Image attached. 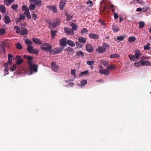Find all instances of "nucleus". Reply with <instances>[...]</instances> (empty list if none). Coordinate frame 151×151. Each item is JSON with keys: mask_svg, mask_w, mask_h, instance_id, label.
I'll list each match as a JSON object with an SVG mask.
<instances>
[{"mask_svg": "<svg viewBox=\"0 0 151 151\" xmlns=\"http://www.w3.org/2000/svg\"><path fill=\"white\" fill-rule=\"evenodd\" d=\"M87 63L89 65H90L91 66H93L94 64V61H87Z\"/></svg>", "mask_w": 151, "mask_h": 151, "instance_id": "obj_43", "label": "nucleus"}, {"mask_svg": "<svg viewBox=\"0 0 151 151\" xmlns=\"http://www.w3.org/2000/svg\"><path fill=\"white\" fill-rule=\"evenodd\" d=\"M47 8L50 10H51L54 13H56L57 11V9L55 6H47Z\"/></svg>", "mask_w": 151, "mask_h": 151, "instance_id": "obj_20", "label": "nucleus"}, {"mask_svg": "<svg viewBox=\"0 0 151 151\" xmlns=\"http://www.w3.org/2000/svg\"><path fill=\"white\" fill-rule=\"evenodd\" d=\"M33 57L31 56H28L27 59L28 60V63L30 70V73L29 75L32 74L33 72H36L37 70V65L35 64H32L31 60L33 59Z\"/></svg>", "mask_w": 151, "mask_h": 151, "instance_id": "obj_1", "label": "nucleus"}, {"mask_svg": "<svg viewBox=\"0 0 151 151\" xmlns=\"http://www.w3.org/2000/svg\"><path fill=\"white\" fill-rule=\"evenodd\" d=\"M4 21L6 24L10 23L11 22V20L9 17L7 16H5L4 18Z\"/></svg>", "mask_w": 151, "mask_h": 151, "instance_id": "obj_22", "label": "nucleus"}, {"mask_svg": "<svg viewBox=\"0 0 151 151\" xmlns=\"http://www.w3.org/2000/svg\"><path fill=\"white\" fill-rule=\"evenodd\" d=\"M78 42L82 44H84L86 42V39L85 37H80L78 39Z\"/></svg>", "mask_w": 151, "mask_h": 151, "instance_id": "obj_18", "label": "nucleus"}, {"mask_svg": "<svg viewBox=\"0 0 151 151\" xmlns=\"http://www.w3.org/2000/svg\"><path fill=\"white\" fill-rule=\"evenodd\" d=\"M4 5L9 6L14 1V0H3Z\"/></svg>", "mask_w": 151, "mask_h": 151, "instance_id": "obj_12", "label": "nucleus"}, {"mask_svg": "<svg viewBox=\"0 0 151 151\" xmlns=\"http://www.w3.org/2000/svg\"><path fill=\"white\" fill-rule=\"evenodd\" d=\"M139 28H142L145 26V23L143 22H139Z\"/></svg>", "mask_w": 151, "mask_h": 151, "instance_id": "obj_41", "label": "nucleus"}, {"mask_svg": "<svg viewBox=\"0 0 151 151\" xmlns=\"http://www.w3.org/2000/svg\"><path fill=\"white\" fill-rule=\"evenodd\" d=\"M150 57H141L140 58L141 60H144L146 59H148Z\"/></svg>", "mask_w": 151, "mask_h": 151, "instance_id": "obj_59", "label": "nucleus"}, {"mask_svg": "<svg viewBox=\"0 0 151 151\" xmlns=\"http://www.w3.org/2000/svg\"><path fill=\"white\" fill-rule=\"evenodd\" d=\"M18 7L17 4H13L11 6V8L13 10H16Z\"/></svg>", "mask_w": 151, "mask_h": 151, "instance_id": "obj_50", "label": "nucleus"}, {"mask_svg": "<svg viewBox=\"0 0 151 151\" xmlns=\"http://www.w3.org/2000/svg\"><path fill=\"white\" fill-rule=\"evenodd\" d=\"M59 24V20H57L55 22H54L52 24V26L53 28H55V27L57 25H58Z\"/></svg>", "mask_w": 151, "mask_h": 151, "instance_id": "obj_35", "label": "nucleus"}, {"mask_svg": "<svg viewBox=\"0 0 151 151\" xmlns=\"http://www.w3.org/2000/svg\"><path fill=\"white\" fill-rule=\"evenodd\" d=\"M99 22L102 25L104 26V27H105V26L106 25L105 23L101 19H100L99 20Z\"/></svg>", "mask_w": 151, "mask_h": 151, "instance_id": "obj_51", "label": "nucleus"}, {"mask_svg": "<svg viewBox=\"0 0 151 151\" xmlns=\"http://www.w3.org/2000/svg\"><path fill=\"white\" fill-rule=\"evenodd\" d=\"M25 18V16L23 14H20L19 16V18H17L18 21H17V23L18 22H20V20H22L24 19Z\"/></svg>", "mask_w": 151, "mask_h": 151, "instance_id": "obj_29", "label": "nucleus"}, {"mask_svg": "<svg viewBox=\"0 0 151 151\" xmlns=\"http://www.w3.org/2000/svg\"><path fill=\"white\" fill-rule=\"evenodd\" d=\"M16 59H17V63L18 65L20 64L23 62L22 58L19 56H17Z\"/></svg>", "mask_w": 151, "mask_h": 151, "instance_id": "obj_14", "label": "nucleus"}, {"mask_svg": "<svg viewBox=\"0 0 151 151\" xmlns=\"http://www.w3.org/2000/svg\"><path fill=\"white\" fill-rule=\"evenodd\" d=\"M112 29L114 32H117L119 31V28L116 24H113L112 26Z\"/></svg>", "mask_w": 151, "mask_h": 151, "instance_id": "obj_21", "label": "nucleus"}, {"mask_svg": "<svg viewBox=\"0 0 151 151\" xmlns=\"http://www.w3.org/2000/svg\"><path fill=\"white\" fill-rule=\"evenodd\" d=\"M67 39L66 37L62 38L59 41L60 45L62 47L66 46Z\"/></svg>", "mask_w": 151, "mask_h": 151, "instance_id": "obj_6", "label": "nucleus"}, {"mask_svg": "<svg viewBox=\"0 0 151 151\" xmlns=\"http://www.w3.org/2000/svg\"><path fill=\"white\" fill-rule=\"evenodd\" d=\"M106 49L102 46H99L96 49V51L99 53H102L106 52Z\"/></svg>", "mask_w": 151, "mask_h": 151, "instance_id": "obj_9", "label": "nucleus"}, {"mask_svg": "<svg viewBox=\"0 0 151 151\" xmlns=\"http://www.w3.org/2000/svg\"><path fill=\"white\" fill-rule=\"evenodd\" d=\"M32 17L35 20H36L37 18V15L35 14H32Z\"/></svg>", "mask_w": 151, "mask_h": 151, "instance_id": "obj_64", "label": "nucleus"}, {"mask_svg": "<svg viewBox=\"0 0 151 151\" xmlns=\"http://www.w3.org/2000/svg\"><path fill=\"white\" fill-rule=\"evenodd\" d=\"M142 66H148L151 65V63L148 60L144 61L143 60H141Z\"/></svg>", "mask_w": 151, "mask_h": 151, "instance_id": "obj_15", "label": "nucleus"}, {"mask_svg": "<svg viewBox=\"0 0 151 151\" xmlns=\"http://www.w3.org/2000/svg\"><path fill=\"white\" fill-rule=\"evenodd\" d=\"M14 29L15 30L16 32L18 34L19 33H20V31L21 29L19 27L17 26H15L14 27Z\"/></svg>", "mask_w": 151, "mask_h": 151, "instance_id": "obj_32", "label": "nucleus"}, {"mask_svg": "<svg viewBox=\"0 0 151 151\" xmlns=\"http://www.w3.org/2000/svg\"><path fill=\"white\" fill-rule=\"evenodd\" d=\"M150 45V43H148L147 45H146L144 46V49L145 50H149L150 49V47L149 46Z\"/></svg>", "mask_w": 151, "mask_h": 151, "instance_id": "obj_42", "label": "nucleus"}, {"mask_svg": "<svg viewBox=\"0 0 151 151\" xmlns=\"http://www.w3.org/2000/svg\"><path fill=\"white\" fill-rule=\"evenodd\" d=\"M32 41L35 44H42L41 41L39 40L38 39L33 37L32 38Z\"/></svg>", "mask_w": 151, "mask_h": 151, "instance_id": "obj_23", "label": "nucleus"}, {"mask_svg": "<svg viewBox=\"0 0 151 151\" xmlns=\"http://www.w3.org/2000/svg\"><path fill=\"white\" fill-rule=\"evenodd\" d=\"M22 10L23 11H25L26 10H29V9L25 5H24L22 7Z\"/></svg>", "mask_w": 151, "mask_h": 151, "instance_id": "obj_57", "label": "nucleus"}, {"mask_svg": "<svg viewBox=\"0 0 151 151\" xmlns=\"http://www.w3.org/2000/svg\"><path fill=\"white\" fill-rule=\"evenodd\" d=\"M0 11L3 13L6 12V8L4 5L0 6Z\"/></svg>", "mask_w": 151, "mask_h": 151, "instance_id": "obj_28", "label": "nucleus"}, {"mask_svg": "<svg viewBox=\"0 0 151 151\" xmlns=\"http://www.w3.org/2000/svg\"><path fill=\"white\" fill-rule=\"evenodd\" d=\"M16 68V65H14L12 66L10 70L12 71H14Z\"/></svg>", "mask_w": 151, "mask_h": 151, "instance_id": "obj_56", "label": "nucleus"}, {"mask_svg": "<svg viewBox=\"0 0 151 151\" xmlns=\"http://www.w3.org/2000/svg\"><path fill=\"white\" fill-rule=\"evenodd\" d=\"M32 2H35V5L40 6L42 4V2L41 0H31Z\"/></svg>", "mask_w": 151, "mask_h": 151, "instance_id": "obj_10", "label": "nucleus"}, {"mask_svg": "<svg viewBox=\"0 0 151 151\" xmlns=\"http://www.w3.org/2000/svg\"><path fill=\"white\" fill-rule=\"evenodd\" d=\"M66 5V0H61L59 4V7L60 9L62 10L63 9L64 6Z\"/></svg>", "mask_w": 151, "mask_h": 151, "instance_id": "obj_13", "label": "nucleus"}, {"mask_svg": "<svg viewBox=\"0 0 151 151\" xmlns=\"http://www.w3.org/2000/svg\"><path fill=\"white\" fill-rule=\"evenodd\" d=\"M87 4H89V6H92L93 5V2L90 0L88 1H87Z\"/></svg>", "mask_w": 151, "mask_h": 151, "instance_id": "obj_55", "label": "nucleus"}, {"mask_svg": "<svg viewBox=\"0 0 151 151\" xmlns=\"http://www.w3.org/2000/svg\"><path fill=\"white\" fill-rule=\"evenodd\" d=\"M87 80H83L81 82V85H80V86L81 88L83 87L87 83Z\"/></svg>", "mask_w": 151, "mask_h": 151, "instance_id": "obj_31", "label": "nucleus"}, {"mask_svg": "<svg viewBox=\"0 0 151 151\" xmlns=\"http://www.w3.org/2000/svg\"><path fill=\"white\" fill-rule=\"evenodd\" d=\"M65 33L68 35H73L74 34V32L72 29H69L68 27L64 29Z\"/></svg>", "mask_w": 151, "mask_h": 151, "instance_id": "obj_7", "label": "nucleus"}, {"mask_svg": "<svg viewBox=\"0 0 151 151\" xmlns=\"http://www.w3.org/2000/svg\"><path fill=\"white\" fill-rule=\"evenodd\" d=\"M56 32L57 31H53L52 29L51 30V36L52 39L54 38Z\"/></svg>", "mask_w": 151, "mask_h": 151, "instance_id": "obj_38", "label": "nucleus"}, {"mask_svg": "<svg viewBox=\"0 0 151 151\" xmlns=\"http://www.w3.org/2000/svg\"><path fill=\"white\" fill-rule=\"evenodd\" d=\"M86 50L89 52L91 53L93 51V47L91 44H88L86 45Z\"/></svg>", "mask_w": 151, "mask_h": 151, "instance_id": "obj_8", "label": "nucleus"}, {"mask_svg": "<svg viewBox=\"0 0 151 151\" xmlns=\"http://www.w3.org/2000/svg\"><path fill=\"white\" fill-rule=\"evenodd\" d=\"M7 64V63H5L4 64V65L5 66V68L4 69V70L6 72H7L9 70V69L8 68L7 66H6V65Z\"/></svg>", "mask_w": 151, "mask_h": 151, "instance_id": "obj_62", "label": "nucleus"}, {"mask_svg": "<svg viewBox=\"0 0 151 151\" xmlns=\"http://www.w3.org/2000/svg\"><path fill=\"white\" fill-rule=\"evenodd\" d=\"M24 14L28 19L31 18V16L29 10H26L24 12Z\"/></svg>", "mask_w": 151, "mask_h": 151, "instance_id": "obj_26", "label": "nucleus"}, {"mask_svg": "<svg viewBox=\"0 0 151 151\" xmlns=\"http://www.w3.org/2000/svg\"><path fill=\"white\" fill-rule=\"evenodd\" d=\"M88 30L86 28H84L82 29L81 30V33H84L87 32Z\"/></svg>", "mask_w": 151, "mask_h": 151, "instance_id": "obj_60", "label": "nucleus"}, {"mask_svg": "<svg viewBox=\"0 0 151 151\" xmlns=\"http://www.w3.org/2000/svg\"><path fill=\"white\" fill-rule=\"evenodd\" d=\"M5 33V31L3 29H0V35H4Z\"/></svg>", "mask_w": 151, "mask_h": 151, "instance_id": "obj_48", "label": "nucleus"}, {"mask_svg": "<svg viewBox=\"0 0 151 151\" xmlns=\"http://www.w3.org/2000/svg\"><path fill=\"white\" fill-rule=\"evenodd\" d=\"M65 50L69 54H72L73 52V50L72 48L70 47H68L65 49Z\"/></svg>", "mask_w": 151, "mask_h": 151, "instance_id": "obj_24", "label": "nucleus"}, {"mask_svg": "<svg viewBox=\"0 0 151 151\" xmlns=\"http://www.w3.org/2000/svg\"><path fill=\"white\" fill-rule=\"evenodd\" d=\"M12 56L10 54H9L8 55V63H11L12 62Z\"/></svg>", "mask_w": 151, "mask_h": 151, "instance_id": "obj_40", "label": "nucleus"}, {"mask_svg": "<svg viewBox=\"0 0 151 151\" xmlns=\"http://www.w3.org/2000/svg\"><path fill=\"white\" fill-rule=\"evenodd\" d=\"M36 7V5L34 4H31L29 6V8L31 10H34Z\"/></svg>", "mask_w": 151, "mask_h": 151, "instance_id": "obj_37", "label": "nucleus"}, {"mask_svg": "<svg viewBox=\"0 0 151 151\" xmlns=\"http://www.w3.org/2000/svg\"><path fill=\"white\" fill-rule=\"evenodd\" d=\"M134 55H128L130 60L132 61H135L137 60L141 55L140 51L139 50H135L134 51Z\"/></svg>", "mask_w": 151, "mask_h": 151, "instance_id": "obj_2", "label": "nucleus"}, {"mask_svg": "<svg viewBox=\"0 0 151 151\" xmlns=\"http://www.w3.org/2000/svg\"><path fill=\"white\" fill-rule=\"evenodd\" d=\"M16 47L19 49H21L22 48V47L19 43L16 44Z\"/></svg>", "mask_w": 151, "mask_h": 151, "instance_id": "obj_49", "label": "nucleus"}, {"mask_svg": "<svg viewBox=\"0 0 151 151\" xmlns=\"http://www.w3.org/2000/svg\"><path fill=\"white\" fill-rule=\"evenodd\" d=\"M65 82L69 83H70L69 86H70L72 87L74 85V83L72 82H71L70 80H69L68 81H65Z\"/></svg>", "mask_w": 151, "mask_h": 151, "instance_id": "obj_54", "label": "nucleus"}, {"mask_svg": "<svg viewBox=\"0 0 151 151\" xmlns=\"http://www.w3.org/2000/svg\"><path fill=\"white\" fill-rule=\"evenodd\" d=\"M25 43L26 44L28 45H32L33 44L32 42L31 41L29 40L28 39L25 40Z\"/></svg>", "mask_w": 151, "mask_h": 151, "instance_id": "obj_36", "label": "nucleus"}, {"mask_svg": "<svg viewBox=\"0 0 151 151\" xmlns=\"http://www.w3.org/2000/svg\"><path fill=\"white\" fill-rule=\"evenodd\" d=\"M89 36L91 38L93 39H97L99 38V36L97 34L92 33H90Z\"/></svg>", "mask_w": 151, "mask_h": 151, "instance_id": "obj_16", "label": "nucleus"}, {"mask_svg": "<svg viewBox=\"0 0 151 151\" xmlns=\"http://www.w3.org/2000/svg\"><path fill=\"white\" fill-rule=\"evenodd\" d=\"M52 47L49 44L46 43L42 44L41 47V49L44 51L48 52L52 49Z\"/></svg>", "mask_w": 151, "mask_h": 151, "instance_id": "obj_3", "label": "nucleus"}, {"mask_svg": "<svg viewBox=\"0 0 151 151\" xmlns=\"http://www.w3.org/2000/svg\"><path fill=\"white\" fill-rule=\"evenodd\" d=\"M119 57V55L118 54H114L110 55V58H118Z\"/></svg>", "mask_w": 151, "mask_h": 151, "instance_id": "obj_45", "label": "nucleus"}, {"mask_svg": "<svg viewBox=\"0 0 151 151\" xmlns=\"http://www.w3.org/2000/svg\"><path fill=\"white\" fill-rule=\"evenodd\" d=\"M88 73V72L87 70L81 72L79 75V77H81L82 76L86 75Z\"/></svg>", "mask_w": 151, "mask_h": 151, "instance_id": "obj_30", "label": "nucleus"}, {"mask_svg": "<svg viewBox=\"0 0 151 151\" xmlns=\"http://www.w3.org/2000/svg\"><path fill=\"white\" fill-rule=\"evenodd\" d=\"M124 36H119L117 37V39L119 41H122L124 39Z\"/></svg>", "mask_w": 151, "mask_h": 151, "instance_id": "obj_47", "label": "nucleus"}, {"mask_svg": "<svg viewBox=\"0 0 151 151\" xmlns=\"http://www.w3.org/2000/svg\"><path fill=\"white\" fill-rule=\"evenodd\" d=\"M103 65L105 66H108L109 65V62L107 60L104 61L103 63Z\"/></svg>", "mask_w": 151, "mask_h": 151, "instance_id": "obj_58", "label": "nucleus"}, {"mask_svg": "<svg viewBox=\"0 0 151 151\" xmlns=\"http://www.w3.org/2000/svg\"><path fill=\"white\" fill-rule=\"evenodd\" d=\"M136 40V38L134 37H130L128 39V41L129 42H132Z\"/></svg>", "mask_w": 151, "mask_h": 151, "instance_id": "obj_34", "label": "nucleus"}, {"mask_svg": "<svg viewBox=\"0 0 151 151\" xmlns=\"http://www.w3.org/2000/svg\"><path fill=\"white\" fill-rule=\"evenodd\" d=\"M76 54L79 56H83L84 55V53L81 51H79L76 53Z\"/></svg>", "mask_w": 151, "mask_h": 151, "instance_id": "obj_44", "label": "nucleus"}, {"mask_svg": "<svg viewBox=\"0 0 151 151\" xmlns=\"http://www.w3.org/2000/svg\"><path fill=\"white\" fill-rule=\"evenodd\" d=\"M51 67L52 70L55 71H56L58 68V66L54 62L52 63Z\"/></svg>", "mask_w": 151, "mask_h": 151, "instance_id": "obj_11", "label": "nucleus"}, {"mask_svg": "<svg viewBox=\"0 0 151 151\" xmlns=\"http://www.w3.org/2000/svg\"><path fill=\"white\" fill-rule=\"evenodd\" d=\"M134 66L136 67H140L142 66V61L141 60L137 62H136L134 63Z\"/></svg>", "mask_w": 151, "mask_h": 151, "instance_id": "obj_25", "label": "nucleus"}, {"mask_svg": "<svg viewBox=\"0 0 151 151\" xmlns=\"http://www.w3.org/2000/svg\"><path fill=\"white\" fill-rule=\"evenodd\" d=\"M72 16L71 15H67V20L69 21L72 19Z\"/></svg>", "mask_w": 151, "mask_h": 151, "instance_id": "obj_61", "label": "nucleus"}, {"mask_svg": "<svg viewBox=\"0 0 151 151\" xmlns=\"http://www.w3.org/2000/svg\"><path fill=\"white\" fill-rule=\"evenodd\" d=\"M70 25L72 27V29H72L73 30H75L77 29V26L74 23L71 24Z\"/></svg>", "mask_w": 151, "mask_h": 151, "instance_id": "obj_39", "label": "nucleus"}, {"mask_svg": "<svg viewBox=\"0 0 151 151\" xmlns=\"http://www.w3.org/2000/svg\"><path fill=\"white\" fill-rule=\"evenodd\" d=\"M99 73H101V74H104V75H107L109 74V70H108L106 68V69H100L99 70Z\"/></svg>", "mask_w": 151, "mask_h": 151, "instance_id": "obj_17", "label": "nucleus"}, {"mask_svg": "<svg viewBox=\"0 0 151 151\" xmlns=\"http://www.w3.org/2000/svg\"><path fill=\"white\" fill-rule=\"evenodd\" d=\"M8 45V43L6 42H2V45L1 46H4L5 47L7 46Z\"/></svg>", "mask_w": 151, "mask_h": 151, "instance_id": "obj_63", "label": "nucleus"}, {"mask_svg": "<svg viewBox=\"0 0 151 151\" xmlns=\"http://www.w3.org/2000/svg\"><path fill=\"white\" fill-rule=\"evenodd\" d=\"M76 70L75 69L72 70L71 71V73L73 76H76Z\"/></svg>", "mask_w": 151, "mask_h": 151, "instance_id": "obj_53", "label": "nucleus"}, {"mask_svg": "<svg viewBox=\"0 0 151 151\" xmlns=\"http://www.w3.org/2000/svg\"><path fill=\"white\" fill-rule=\"evenodd\" d=\"M67 44L70 46L71 47H74L75 45V43L72 40H67Z\"/></svg>", "mask_w": 151, "mask_h": 151, "instance_id": "obj_27", "label": "nucleus"}, {"mask_svg": "<svg viewBox=\"0 0 151 151\" xmlns=\"http://www.w3.org/2000/svg\"><path fill=\"white\" fill-rule=\"evenodd\" d=\"M103 47L105 48H109V45L107 43H103L102 44Z\"/></svg>", "mask_w": 151, "mask_h": 151, "instance_id": "obj_46", "label": "nucleus"}, {"mask_svg": "<svg viewBox=\"0 0 151 151\" xmlns=\"http://www.w3.org/2000/svg\"><path fill=\"white\" fill-rule=\"evenodd\" d=\"M27 49L29 52L31 54H37L39 52L38 50L37 49H33V47L32 46L28 45Z\"/></svg>", "mask_w": 151, "mask_h": 151, "instance_id": "obj_4", "label": "nucleus"}, {"mask_svg": "<svg viewBox=\"0 0 151 151\" xmlns=\"http://www.w3.org/2000/svg\"><path fill=\"white\" fill-rule=\"evenodd\" d=\"M136 2L138 4L141 5L143 4L144 3V1L142 0H137Z\"/></svg>", "mask_w": 151, "mask_h": 151, "instance_id": "obj_52", "label": "nucleus"}, {"mask_svg": "<svg viewBox=\"0 0 151 151\" xmlns=\"http://www.w3.org/2000/svg\"><path fill=\"white\" fill-rule=\"evenodd\" d=\"M63 47H60L59 48H56L52 50H51L50 51V54H58L59 53L61 52H62L63 50Z\"/></svg>", "mask_w": 151, "mask_h": 151, "instance_id": "obj_5", "label": "nucleus"}, {"mask_svg": "<svg viewBox=\"0 0 151 151\" xmlns=\"http://www.w3.org/2000/svg\"><path fill=\"white\" fill-rule=\"evenodd\" d=\"M116 67V66L115 65H110L108 66L107 67V69L108 70H111Z\"/></svg>", "mask_w": 151, "mask_h": 151, "instance_id": "obj_33", "label": "nucleus"}, {"mask_svg": "<svg viewBox=\"0 0 151 151\" xmlns=\"http://www.w3.org/2000/svg\"><path fill=\"white\" fill-rule=\"evenodd\" d=\"M19 33L20 35H24L28 33V31L26 28H24L22 29H21Z\"/></svg>", "mask_w": 151, "mask_h": 151, "instance_id": "obj_19", "label": "nucleus"}]
</instances>
